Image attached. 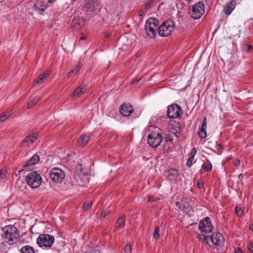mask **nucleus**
Listing matches in <instances>:
<instances>
[{
  "instance_id": "40",
  "label": "nucleus",
  "mask_w": 253,
  "mask_h": 253,
  "mask_svg": "<svg viewBox=\"0 0 253 253\" xmlns=\"http://www.w3.org/2000/svg\"><path fill=\"white\" fill-rule=\"evenodd\" d=\"M197 186L199 189H201L203 187V183L201 181H198L197 183Z\"/></svg>"
},
{
  "instance_id": "22",
  "label": "nucleus",
  "mask_w": 253,
  "mask_h": 253,
  "mask_svg": "<svg viewBox=\"0 0 253 253\" xmlns=\"http://www.w3.org/2000/svg\"><path fill=\"white\" fill-rule=\"evenodd\" d=\"M40 98L39 97L34 98L32 100L29 101L27 105V108L28 109L32 108L40 100Z\"/></svg>"
},
{
  "instance_id": "13",
  "label": "nucleus",
  "mask_w": 253,
  "mask_h": 253,
  "mask_svg": "<svg viewBox=\"0 0 253 253\" xmlns=\"http://www.w3.org/2000/svg\"><path fill=\"white\" fill-rule=\"evenodd\" d=\"M165 176L171 181H176L179 176V173L178 169H171L165 172Z\"/></svg>"
},
{
  "instance_id": "8",
  "label": "nucleus",
  "mask_w": 253,
  "mask_h": 253,
  "mask_svg": "<svg viewBox=\"0 0 253 253\" xmlns=\"http://www.w3.org/2000/svg\"><path fill=\"white\" fill-rule=\"evenodd\" d=\"M205 6L203 2H199L192 6L191 16L195 19H199L204 14Z\"/></svg>"
},
{
  "instance_id": "43",
  "label": "nucleus",
  "mask_w": 253,
  "mask_h": 253,
  "mask_svg": "<svg viewBox=\"0 0 253 253\" xmlns=\"http://www.w3.org/2000/svg\"><path fill=\"white\" fill-rule=\"evenodd\" d=\"M235 253H242V251L239 248H237L235 250Z\"/></svg>"
},
{
  "instance_id": "28",
  "label": "nucleus",
  "mask_w": 253,
  "mask_h": 253,
  "mask_svg": "<svg viewBox=\"0 0 253 253\" xmlns=\"http://www.w3.org/2000/svg\"><path fill=\"white\" fill-rule=\"evenodd\" d=\"M199 136L202 139L205 138L207 137L206 129H202V128H200V130L199 131Z\"/></svg>"
},
{
  "instance_id": "49",
  "label": "nucleus",
  "mask_w": 253,
  "mask_h": 253,
  "mask_svg": "<svg viewBox=\"0 0 253 253\" xmlns=\"http://www.w3.org/2000/svg\"><path fill=\"white\" fill-rule=\"evenodd\" d=\"M211 236H210V238H207V240H206L207 241V242H206L207 244H209L208 240H211Z\"/></svg>"
},
{
  "instance_id": "50",
  "label": "nucleus",
  "mask_w": 253,
  "mask_h": 253,
  "mask_svg": "<svg viewBox=\"0 0 253 253\" xmlns=\"http://www.w3.org/2000/svg\"><path fill=\"white\" fill-rule=\"evenodd\" d=\"M55 0H48V1L50 3H52Z\"/></svg>"
},
{
  "instance_id": "36",
  "label": "nucleus",
  "mask_w": 253,
  "mask_h": 253,
  "mask_svg": "<svg viewBox=\"0 0 253 253\" xmlns=\"http://www.w3.org/2000/svg\"><path fill=\"white\" fill-rule=\"evenodd\" d=\"M207 127V119L205 117L204 118L203 120L202 125L201 126V128H202V129H206Z\"/></svg>"
},
{
  "instance_id": "25",
  "label": "nucleus",
  "mask_w": 253,
  "mask_h": 253,
  "mask_svg": "<svg viewBox=\"0 0 253 253\" xmlns=\"http://www.w3.org/2000/svg\"><path fill=\"white\" fill-rule=\"evenodd\" d=\"M235 212L238 216H241L243 214L244 210L240 206H237L235 209Z\"/></svg>"
},
{
  "instance_id": "45",
  "label": "nucleus",
  "mask_w": 253,
  "mask_h": 253,
  "mask_svg": "<svg viewBox=\"0 0 253 253\" xmlns=\"http://www.w3.org/2000/svg\"><path fill=\"white\" fill-rule=\"evenodd\" d=\"M253 48V47L250 44H248L247 45V51H249L250 50H251Z\"/></svg>"
},
{
  "instance_id": "34",
  "label": "nucleus",
  "mask_w": 253,
  "mask_h": 253,
  "mask_svg": "<svg viewBox=\"0 0 253 253\" xmlns=\"http://www.w3.org/2000/svg\"><path fill=\"white\" fill-rule=\"evenodd\" d=\"M37 134L36 133H33L32 134V135H30V142H31V143H34L37 139Z\"/></svg>"
},
{
  "instance_id": "29",
  "label": "nucleus",
  "mask_w": 253,
  "mask_h": 253,
  "mask_svg": "<svg viewBox=\"0 0 253 253\" xmlns=\"http://www.w3.org/2000/svg\"><path fill=\"white\" fill-rule=\"evenodd\" d=\"M132 250L131 246L129 243H127L124 248V252L126 253H131Z\"/></svg>"
},
{
  "instance_id": "6",
  "label": "nucleus",
  "mask_w": 253,
  "mask_h": 253,
  "mask_svg": "<svg viewBox=\"0 0 253 253\" xmlns=\"http://www.w3.org/2000/svg\"><path fill=\"white\" fill-rule=\"evenodd\" d=\"M167 116L170 119L180 118L183 114L181 107L176 103L172 104L168 107Z\"/></svg>"
},
{
  "instance_id": "14",
  "label": "nucleus",
  "mask_w": 253,
  "mask_h": 253,
  "mask_svg": "<svg viewBox=\"0 0 253 253\" xmlns=\"http://www.w3.org/2000/svg\"><path fill=\"white\" fill-rule=\"evenodd\" d=\"M120 112L123 116H129L133 112V109L131 105L123 103L120 106Z\"/></svg>"
},
{
  "instance_id": "17",
  "label": "nucleus",
  "mask_w": 253,
  "mask_h": 253,
  "mask_svg": "<svg viewBox=\"0 0 253 253\" xmlns=\"http://www.w3.org/2000/svg\"><path fill=\"white\" fill-rule=\"evenodd\" d=\"M235 8V5L233 3L232 1H230L229 2L227 3L224 7L223 11L226 15H229L231 14L233 10Z\"/></svg>"
},
{
  "instance_id": "11",
  "label": "nucleus",
  "mask_w": 253,
  "mask_h": 253,
  "mask_svg": "<svg viewBox=\"0 0 253 253\" xmlns=\"http://www.w3.org/2000/svg\"><path fill=\"white\" fill-rule=\"evenodd\" d=\"M211 241L214 245L217 246H223L224 239L223 235L219 232H215L212 234L211 237Z\"/></svg>"
},
{
  "instance_id": "10",
  "label": "nucleus",
  "mask_w": 253,
  "mask_h": 253,
  "mask_svg": "<svg viewBox=\"0 0 253 253\" xmlns=\"http://www.w3.org/2000/svg\"><path fill=\"white\" fill-rule=\"evenodd\" d=\"M50 177L53 181L60 182L65 177V173L61 169L55 168L52 169Z\"/></svg>"
},
{
  "instance_id": "44",
  "label": "nucleus",
  "mask_w": 253,
  "mask_h": 253,
  "mask_svg": "<svg viewBox=\"0 0 253 253\" xmlns=\"http://www.w3.org/2000/svg\"><path fill=\"white\" fill-rule=\"evenodd\" d=\"M240 164V161L239 159H237L234 162V165L238 166Z\"/></svg>"
},
{
  "instance_id": "18",
  "label": "nucleus",
  "mask_w": 253,
  "mask_h": 253,
  "mask_svg": "<svg viewBox=\"0 0 253 253\" xmlns=\"http://www.w3.org/2000/svg\"><path fill=\"white\" fill-rule=\"evenodd\" d=\"M196 153L197 149L195 148H193L189 155V158L186 163V166L188 167H190L192 166L193 164V161L195 157V155L196 154Z\"/></svg>"
},
{
  "instance_id": "48",
  "label": "nucleus",
  "mask_w": 253,
  "mask_h": 253,
  "mask_svg": "<svg viewBox=\"0 0 253 253\" xmlns=\"http://www.w3.org/2000/svg\"><path fill=\"white\" fill-rule=\"evenodd\" d=\"M142 14H143V12L142 11H139L138 14L139 16H141Z\"/></svg>"
},
{
  "instance_id": "24",
  "label": "nucleus",
  "mask_w": 253,
  "mask_h": 253,
  "mask_svg": "<svg viewBox=\"0 0 253 253\" xmlns=\"http://www.w3.org/2000/svg\"><path fill=\"white\" fill-rule=\"evenodd\" d=\"M202 168L206 171H210L212 169V165L209 160H207L202 166Z\"/></svg>"
},
{
  "instance_id": "38",
  "label": "nucleus",
  "mask_w": 253,
  "mask_h": 253,
  "mask_svg": "<svg viewBox=\"0 0 253 253\" xmlns=\"http://www.w3.org/2000/svg\"><path fill=\"white\" fill-rule=\"evenodd\" d=\"M247 248L251 253H253V243H251L248 245Z\"/></svg>"
},
{
  "instance_id": "37",
  "label": "nucleus",
  "mask_w": 253,
  "mask_h": 253,
  "mask_svg": "<svg viewBox=\"0 0 253 253\" xmlns=\"http://www.w3.org/2000/svg\"><path fill=\"white\" fill-rule=\"evenodd\" d=\"M190 206L189 204L187 202H183L182 204V209L183 210L186 211V210L188 209Z\"/></svg>"
},
{
  "instance_id": "20",
  "label": "nucleus",
  "mask_w": 253,
  "mask_h": 253,
  "mask_svg": "<svg viewBox=\"0 0 253 253\" xmlns=\"http://www.w3.org/2000/svg\"><path fill=\"white\" fill-rule=\"evenodd\" d=\"M125 216H120L116 222L115 226L116 228H121V227H123L125 225Z\"/></svg>"
},
{
  "instance_id": "41",
  "label": "nucleus",
  "mask_w": 253,
  "mask_h": 253,
  "mask_svg": "<svg viewBox=\"0 0 253 253\" xmlns=\"http://www.w3.org/2000/svg\"><path fill=\"white\" fill-rule=\"evenodd\" d=\"M31 138H30V135H28L27 136L25 139L23 141V143H28V142H30V140Z\"/></svg>"
},
{
  "instance_id": "2",
  "label": "nucleus",
  "mask_w": 253,
  "mask_h": 253,
  "mask_svg": "<svg viewBox=\"0 0 253 253\" xmlns=\"http://www.w3.org/2000/svg\"><path fill=\"white\" fill-rule=\"evenodd\" d=\"M175 27L174 22L168 20L163 22L158 28V34L162 37L169 36L173 31Z\"/></svg>"
},
{
  "instance_id": "23",
  "label": "nucleus",
  "mask_w": 253,
  "mask_h": 253,
  "mask_svg": "<svg viewBox=\"0 0 253 253\" xmlns=\"http://www.w3.org/2000/svg\"><path fill=\"white\" fill-rule=\"evenodd\" d=\"M81 65L80 63H78L76 66L72 69V70L68 73V76L71 77L73 76V74H76L81 69Z\"/></svg>"
},
{
  "instance_id": "31",
  "label": "nucleus",
  "mask_w": 253,
  "mask_h": 253,
  "mask_svg": "<svg viewBox=\"0 0 253 253\" xmlns=\"http://www.w3.org/2000/svg\"><path fill=\"white\" fill-rule=\"evenodd\" d=\"M92 206V203L91 202L85 203L83 207L84 211L88 210Z\"/></svg>"
},
{
  "instance_id": "4",
  "label": "nucleus",
  "mask_w": 253,
  "mask_h": 253,
  "mask_svg": "<svg viewBox=\"0 0 253 253\" xmlns=\"http://www.w3.org/2000/svg\"><path fill=\"white\" fill-rule=\"evenodd\" d=\"M26 180L29 186L33 188H36L40 186L42 178L41 175L36 171H33L27 175Z\"/></svg>"
},
{
  "instance_id": "47",
  "label": "nucleus",
  "mask_w": 253,
  "mask_h": 253,
  "mask_svg": "<svg viewBox=\"0 0 253 253\" xmlns=\"http://www.w3.org/2000/svg\"><path fill=\"white\" fill-rule=\"evenodd\" d=\"M243 177H244L243 174L242 173H241V174H239V175L238 176V178H239V179H242L243 178Z\"/></svg>"
},
{
  "instance_id": "1",
  "label": "nucleus",
  "mask_w": 253,
  "mask_h": 253,
  "mask_svg": "<svg viewBox=\"0 0 253 253\" xmlns=\"http://www.w3.org/2000/svg\"><path fill=\"white\" fill-rule=\"evenodd\" d=\"M4 236L3 237L8 240L7 243L10 245L14 244L19 237L18 230L14 225H8L3 228Z\"/></svg>"
},
{
  "instance_id": "3",
  "label": "nucleus",
  "mask_w": 253,
  "mask_h": 253,
  "mask_svg": "<svg viewBox=\"0 0 253 253\" xmlns=\"http://www.w3.org/2000/svg\"><path fill=\"white\" fill-rule=\"evenodd\" d=\"M158 23V20L154 18H150L146 21L145 28L147 35L150 38H156Z\"/></svg>"
},
{
  "instance_id": "42",
  "label": "nucleus",
  "mask_w": 253,
  "mask_h": 253,
  "mask_svg": "<svg viewBox=\"0 0 253 253\" xmlns=\"http://www.w3.org/2000/svg\"><path fill=\"white\" fill-rule=\"evenodd\" d=\"M109 213V211H103L102 212H101V215L103 217H105L106 216V215H107Z\"/></svg>"
},
{
  "instance_id": "46",
  "label": "nucleus",
  "mask_w": 253,
  "mask_h": 253,
  "mask_svg": "<svg viewBox=\"0 0 253 253\" xmlns=\"http://www.w3.org/2000/svg\"><path fill=\"white\" fill-rule=\"evenodd\" d=\"M216 146H217V149L218 150H219L220 149H221L222 148V146L220 144H217Z\"/></svg>"
},
{
  "instance_id": "9",
  "label": "nucleus",
  "mask_w": 253,
  "mask_h": 253,
  "mask_svg": "<svg viewBox=\"0 0 253 253\" xmlns=\"http://www.w3.org/2000/svg\"><path fill=\"white\" fill-rule=\"evenodd\" d=\"M199 228L202 232L208 233L211 232L212 230L211 218L207 217L200 221Z\"/></svg>"
},
{
  "instance_id": "21",
  "label": "nucleus",
  "mask_w": 253,
  "mask_h": 253,
  "mask_svg": "<svg viewBox=\"0 0 253 253\" xmlns=\"http://www.w3.org/2000/svg\"><path fill=\"white\" fill-rule=\"evenodd\" d=\"M21 253H35L33 248L30 246H26L21 249Z\"/></svg>"
},
{
  "instance_id": "27",
  "label": "nucleus",
  "mask_w": 253,
  "mask_h": 253,
  "mask_svg": "<svg viewBox=\"0 0 253 253\" xmlns=\"http://www.w3.org/2000/svg\"><path fill=\"white\" fill-rule=\"evenodd\" d=\"M153 237L155 239H159L160 237V228L158 226H156L155 228V230L153 232Z\"/></svg>"
},
{
  "instance_id": "32",
  "label": "nucleus",
  "mask_w": 253,
  "mask_h": 253,
  "mask_svg": "<svg viewBox=\"0 0 253 253\" xmlns=\"http://www.w3.org/2000/svg\"><path fill=\"white\" fill-rule=\"evenodd\" d=\"M7 172V171L6 169H2L0 170V176L1 179L5 178Z\"/></svg>"
},
{
  "instance_id": "30",
  "label": "nucleus",
  "mask_w": 253,
  "mask_h": 253,
  "mask_svg": "<svg viewBox=\"0 0 253 253\" xmlns=\"http://www.w3.org/2000/svg\"><path fill=\"white\" fill-rule=\"evenodd\" d=\"M10 114L9 113H6L0 115V122H3L6 118L10 116Z\"/></svg>"
},
{
  "instance_id": "15",
  "label": "nucleus",
  "mask_w": 253,
  "mask_h": 253,
  "mask_svg": "<svg viewBox=\"0 0 253 253\" xmlns=\"http://www.w3.org/2000/svg\"><path fill=\"white\" fill-rule=\"evenodd\" d=\"M49 76V73L46 71L38 77L37 80L35 81V83L37 84H41L44 82L45 80Z\"/></svg>"
},
{
  "instance_id": "39",
  "label": "nucleus",
  "mask_w": 253,
  "mask_h": 253,
  "mask_svg": "<svg viewBox=\"0 0 253 253\" xmlns=\"http://www.w3.org/2000/svg\"><path fill=\"white\" fill-rule=\"evenodd\" d=\"M141 79V78H139L138 77H136L135 79L132 81L131 84H136Z\"/></svg>"
},
{
  "instance_id": "12",
  "label": "nucleus",
  "mask_w": 253,
  "mask_h": 253,
  "mask_svg": "<svg viewBox=\"0 0 253 253\" xmlns=\"http://www.w3.org/2000/svg\"><path fill=\"white\" fill-rule=\"evenodd\" d=\"M40 158L39 155L37 154L34 155L29 160L27 161L23 166L24 169L19 170V173L22 172L26 169H29V167L37 164L40 162Z\"/></svg>"
},
{
  "instance_id": "51",
  "label": "nucleus",
  "mask_w": 253,
  "mask_h": 253,
  "mask_svg": "<svg viewBox=\"0 0 253 253\" xmlns=\"http://www.w3.org/2000/svg\"><path fill=\"white\" fill-rule=\"evenodd\" d=\"M178 203H179L178 202H176V205H177L178 204Z\"/></svg>"
},
{
  "instance_id": "19",
  "label": "nucleus",
  "mask_w": 253,
  "mask_h": 253,
  "mask_svg": "<svg viewBox=\"0 0 253 253\" xmlns=\"http://www.w3.org/2000/svg\"><path fill=\"white\" fill-rule=\"evenodd\" d=\"M89 135H82L78 139V144H79V145L84 147L87 144V142L89 140Z\"/></svg>"
},
{
  "instance_id": "16",
  "label": "nucleus",
  "mask_w": 253,
  "mask_h": 253,
  "mask_svg": "<svg viewBox=\"0 0 253 253\" xmlns=\"http://www.w3.org/2000/svg\"><path fill=\"white\" fill-rule=\"evenodd\" d=\"M85 88L84 87H82L81 86L77 87L72 94L73 98H79L84 92Z\"/></svg>"
},
{
  "instance_id": "35",
  "label": "nucleus",
  "mask_w": 253,
  "mask_h": 253,
  "mask_svg": "<svg viewBox=\"0 0 253 253\" xmlns=\"http://www.w3.org/2000/svg\"><path fill=\"white\" fill-rule=\"evenodd\" d=\"M36 7H37L40 11L43 12L44 11L45 9V6L44 5H42V4L39 5L38 4H37L36 5Z\"/></svg>"
},
{
  "instance_id": "5",
  "label": "nucleus",
  "mask_w": 253,
  "mask_h": 253,
  "mask_svg": "<svg viewBox=\"0 0 253 253\" xmlns=\"http://www.w3.org/2000/svg\"><path fill=\"white\" fill-rule=\"evenodd\" d=\"M163 137L160 132L152 131L147 136L148 144L151 147L157 148L162 143Z\"/></svg>"
},
{
  "instance_id": "33",
  "label": "nucleus",
  "mask_w": 253,
  "mask_h": 253,
  "mask_svg": "<svg viewBox=\"0 0 253 253\" xmlns=\"http://www.w3.org/2000/svg\"><path fill=\"white\" fill-rule=\"evenodd\" d=\"M207 238H210V236H206L203 234H199L198 238L199 241H205L207 240Z\"/></svg>"
},
{
  "instance_id": "26",
  "label": "nucleus",
  "mask_w": 253,
  "mask_h": 253,
  "mask_svg": "<svg viewBox=\"0 0 253 253\" xmlns=\"http://www.w3.org/2000/svg\"><path fill=\"white\" fill-rule=\"evenodd\" d=\"M85 7L88 10L93 11L95 10V6L92 2H87L85 4Z\"/></svg>"
},
{
  "instance_id": "7",
  "label": "nucleus",
  "mask_w": 253,
  "mask_h": 253,
  "mask_svg": "<svg viewBox=\"0 0 253 253\" xmlns=\"http://www.w3.org/2000/svg\"><path fill=\"white\" fill-rule=\"evenodd\" d=\"M54 241L53 236L48 234H41L37 240V243L40 247H50Z\"/></svg>"
}]
</instances>
